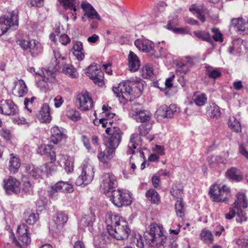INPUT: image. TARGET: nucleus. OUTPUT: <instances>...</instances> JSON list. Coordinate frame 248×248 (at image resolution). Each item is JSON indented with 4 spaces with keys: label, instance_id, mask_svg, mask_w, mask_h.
<instances>
[{
    "label": "nucleus",
    "instance_id": "f257e3e1",
    "mask_svg": "<svg viewBox=\"0 0 248 248\" xmlns=\"http://www.w3.org/2000/svg\"><path fill=\"white\" fill-rule=\"evenodd\" d=\"M54 58L51 61V65L48 69L43 70L40 69L35 71L34 68L32 67V71L35 73L36 76V84L43 92H46L48 89L49 82L52 83L55 80V72L59 70L62 65L63 66L62 72L72 78L76 76V71L73 66L70 64H64L63 60L64 57L62 56L58 49L53 50Z\"/></svg>",
    "mask_w": 248,
    "mask_h": 248
},
{
    "label": "nucleus",
    "instance_id": "f03ea898",
    "mask_svg": "<svg viewBox=\"0 0 248 248\" xmlns=\"http://www.w3.org/2000/svg\"><path fill=\"white\" fill-rule=\"evenodd\" d=\"M107 230L111 237L117 240L126 239L131 231L126 221L122 217L116 215H108L106 218Z\"/></svg>",
    "mask_w": 248,
    "mask_h": 248
},
{
    "label": "nucleus",
    "instance_id": "7ed1b4c3",
    "mask_svg": "<svg viewBox=\"0 0 248 248\" xmlns=\"http://www.w3.org/2000/svg\"><path fill=\"white\" fill-rule=\"evenodd\" d=\"M143 80H127L120 83L117 87H113V91L117 97L131 101L132 98L139 97L141 94L143 88Z\"/></svg>",
    "mask_w": 248,
    "mask_h": 248
},
{
    "label": "nucleus",
    "instance_id": "20e7f679",
    "mask_svg": "<svg viewBox=\"0 0 248 248\" xmlns=\"http://www.w3.org/2000/svg\"><path fill=\"white\" fill-rule=\"evenodd\" d=\"M149 230L144 236L146 243L151 247H159L165 243L167 237L164 234L162 225L152 223Z\"/></svg>",
    "mask_w": 248,
    "mask_h": 248
},
{
    "label": "nucleus",
    "instance_id": "39448f33",
    "mask_svg": "<svg viewBox=\"0 0 248 248\" xmlns=\"http://www.w3.org/2000/svg\"><path fill=\"white\" fill-rule=\"evenodd\" d=\"M31 213L30 210L26 211L23 215V218L25 223L23 222L21 225L18 226L17 229L16 233L18 239L26 245H29L31 242L30 227L28 225H30L31 224Z\"/></svg>",
    "mask_w": 248,
    "mask_h": 248
},
{
    "label": "nucleus",
    "instance_id": "423d86ee",
    "mask_svg": "<svg viewBox=\"0 0 248 248\" xmlns=\"http://www.w3.org/2000/svg\"><path fill=\"white\" fill-rule=\"evenodd\" d=\"M81 174L76 180V184L78 186H85L90 184L94 177V168L90 164L84 162L81 167Z\"/></svg>",
    "mask_w": 248,
    "mask_h": 248
},
{
    "label": "nucleus",
    "instance_id": "0eeeda50",
    "mask_svg": "<svg viewBox=\"0 0 248 248\" xmlns=\"http://www.w3.org/2000/svg\"><path fill=\"white\" fill-rule=\"evenodd\" d=\"M109 197L112 203L118 207L129 205L132 202L130 193L119 189L112 191Z\"/></svg>",
    "mask_w": 248,
    "mask_h": 248
},
{
    "label": "nucleus",
    "instance_id": "6e6552de",
    "mask_svg": "<svg viewBox=\"0 0 248 248\" xmlns=\"http://www.w3.org/2000/svg\"><path fill=\"white\" fill-rule=\"evenodd\" d=\"M105 131L108 134L107 147L115 151L121 141L122 132L118 127H108Z\"/></svg>",
    "mask_w": 248,
    "mask_h": 248
},
{
    "label": "nucleus",
    "instance_id": "1a4fd4ad",
    "mask_svg": "<svg viewBox=\"0 0 248 248\" xmlns=\"http://www.w3.org/2000/svg\"><path fill=\"white\" fill-rule=\"evenodd\" d=\"M100 187L103 192L107 196H109L111 192L115 190L117 186V181L115 176L112 173L104 174L101 178Z\"/></svg>",
    "mask_w": 248,
    "mask_h": 248
},
{
    "label": "nucleus",
    "instance_id": "9d476101",
    "mask_svg": "<svg viewBox=\"0 0 248 248\" xmlns=\"http://www.w3.org/2000/svg\"><path fill=\"white\" fill-rule=\"evenodd\" d=\"M135 46L139 50L144 52H150L152 58H158L160 53L154 50L155 44L151 41L146 39H139L134 42Z\"/></svg>",
    "mask_w": 248,
    "mask_h": 248
},
{
    "label": "nucleus",
    "instance_id": "9b49d317",
    "mask_svg": "<svg viewBox=\"0 0 248 248\" xmlns=\"http://www.w3.org/2000/svg\"><path fill=\"white\" fill-rule=\"evenodd\" d=\"M0 24L5 26V31L10 28L16 30L18 26V11H13L0 17Z\"/></svg>",
    "mask_w": 248,
    "mask_h": 248
},
{
    "label": "nucleus",
    "instance_id": "f8f14e48",
    "mask_svg": "<svg viewBox=\"0 0 248 248\" xmlns=\"http://www.w3.org/2000/svg\"><path fill=\"white\" fill-rule=\"evenodd\" d=\"M86 74L94 83L99 86L104 84V74L95 64L90 65L86 70Z\"/></svg>",
    "mask_w": 248,
    "mask_h": 248
},
{
    "label": "nucleus",
    "instance_id": "ddd939ff",
    "mask_svg": "<svg viewBox=\"0 0 248 248\" xmlns=\"http://www.w3.org/2000/svg\"><path fill=\"white\" fill-rule=\"evenodd\" d=\"M68 219L67 216L62 212L56 213L53 217V221L50 224L49 229L56 233L61 232Z\"/></svg>",
    "mask_w": 248,
    "mask_h": 248
},
{
    "label": "nucleus",
    "instance_id": "4468645a",
    "mask_svg": "<svg viewBox=\"0 0 248 248\" xmlns=\"http://www.w3.org/2000/svg\"><path fill=\"white\" fill-rule=\"evenodd\" d=\"M17 107L11 100L0 101V113L5 115H14L18 113Z\"/></svg>",
    "mask_w": 248,
    "mask_h": 248
},
{
    "label": "nucleus",
    "instance_id": "2eb2a0df",
    "mask_svg": "<svg viewBox=\"0 0 248 248\" xmlns=\"http://www.w3.org/2000/svg\"><path fill=\"white\" fill-rule=\"evenodd\" d=\"M79 104V108L82 110H87L93 107V101L89 93L82 92L77 97Z\"/></svg>",
    "mask_w": 248,
    "mask_h": 248
},
{
    "label": "nucleus",
    "instance_id": "dca6fc26",
    "mask_svg": "<svg viewBox=\"0 0 248 248\" xmlns=\"http://www.w3.org/2000/svg\"><path fill=\"white\" fill-rule=\"evenodd\" d=\"M20 183L16 179L10 176L7 180L4 181V188L7 194H17L20 191Z\"/></svg>",
    "mask_w": 248,
    "mask_h": 248
},
{
    "label": "nucleus",
    "instance_id": "f3484780",
    "mask_svg": "<svg viewBox=\"0 0 248 248\" xmlns=\"http://www.w3.org/2000/svg\"><path fill=\"white\" fill-rule=\"evenodd\" d=\"M231 27L240 33L248 34V18H233L231 21Z\"/></svg>",
    "mask_w": 248,
    "mask_h": 248
},
{
    "label": "nucleus",
    "instance_id": "a211bd4d",
    "mask_svg": "<svg viewBox=\"0 0 248 248\" xmlns=\"http://www.w3.org/2000/svg\"><path fill=\"white\" fill-rule=\"evenodd\" d=\"M189 11L197 15V18L202 22L206 20L205 15L210 16V11L203 4H193L189 7Z\"/></svg>",
    "mask_w": 248,
    "mask_h": 248
},
{
    "label": "nucleus",
    "instance_id": "6ab92c4d",
    "mask_svg": "<svg viewBox=\"0 0 248 248\" xmlns=\"http://www.w3.org/2000/svg\"><path fill=\"white\" fill-rule=\"evenodd\" d=\"M37 118L39 121L42 123H48L51 120V116L50 113V108L49 105L44 104L39 113L37 114Z\"/></svg>",
    "mask_w": 248,
    "mask_h": 248
},
{
    "label": "nucleus",
    "instance_id": "aec40b11",
    "mask_svg": "<svg viewBox=\"0 0 248 248\" xmlns=\"http://www.w3.org/2000/svg\"><path fill=\"white\" fill-rule=\"evenodd\" d=\"M58 162L61 166H63L67 172L69 173L73 171L74 159L73 157L68 155H61Z\"/></svg>",
    "mask_w": 248,
    "mask_h": 248
},
{
    "label": "nucleus",
    "instance_id": "412c9836",
    "mask_svg": "<svg viewBox=\"0 0 248 248\" xmlns=\"http://www.w3.org/2000/svg\"><path fill=\"white\" fill-rule=\"evenodd\" d=\"M27 88L23 80H17L15 82L13 93L19 97H22L27 93Z\"/></svg>",
    "mask_w": 248,
    "mask_h": 248
},
{
    "label": "nucleus",
    "instance_id": "4be33fe9",
    "mask_svg": "<svg viewBox=\"0 0 248 248\" xmlns=\"http://www.w3.org/2000/svg\"><path fill=\"white\" fill-rule=\"evenodd\" d=\"M82 8L84 12V16L88 18L100 20V17L93 7L89 3H82Z\"/></svg>",
    "mask_w": 248,
    "mask_h": 248
},
{
    "label": "nucleus",
    "instance_id": "5701e85b",
    "mask_svg": "<svg viewBox=\"0 0 248 248\" xmlns=\"http://www.w3.org/2000/svg\"><path fill=\"white\" fill-rule=\"evenodd\" d=\"M37 153L41 155H46L51 160L55 161L56 154L53 150V146L50 144L42 145L37 149Z\"/></svg>",
    "mask_w": 248,
    "mask_h": 248
},
{
    "label": "nucleus",
    "instance_id": "b1692460",
    "mask_svg": "<svg viewBox=\"0 0 248 248\" xmlns=\"http://www.w3.org/2000/svg\"><path fill=\"white\" fill-rule=\"evenodd\" d=\"M128 67L130 71L136 72L140 68V61L137 55L130 51L128 56Z\"/></svg>",
    "mask_w": 248,
    "mask_h": 248
},
{
    "label": "nucleus",
    "instance_id": "393cba45",
    "mask_svg": "<svg viewBox=\"0 0 248 248\" xmlns=\"http://www.w3.org/2000/svg\"><path fill=\"white\" fill-rule=\"evenodd\" d=\"M226 177L230 180L239 182L243 178V175L241 171L235 167H232L226 172Z\"/></svg>",
    "mask_w": 248,
    "mask_h": 248
},
{
    "label": "nucleus",
    "instance_id": "a878e982",
    "mask_svg": "<svg viewBox=\"0 0 248 248\" xmlns=\"http://www.w3.org/2000/svg\"><path fill=\"white\" fill-rule=\"evenodd\" d=\"M51 142L54 144L58 143L63 139L65 138V135L58 126H54L51 129Z\"/></svg>",
    "mask_w": 248,
    "mask_h": 248
},
{
    "label": "nucleus",
    "instance_id": "bb28decb",
    "mask_svg": "<svg viewBox=\"0 0 248 248\" xmlns=\"http://www.w3.org/2000/svg\"><path fill=\"white\" fill-rule=\"evenodd\" d=\"M98 152L97 157L99 160L103 163H106L113 157L115 151L107 147L103 152L100 150Z\"/></svg>",
    "mask_w": 248,
    "mask_h": 248
},
{
    "label": "nucleus",
    "instance_id": "cd10ccee",
    "mask_svg": "<svg viewBox=\"0 0 248 248\" xmlns=\"http://www.w3.org/2000/svg\"><path fill=\"white\" fill-rule=\"evenodd\" d=\"M179 112V108L175 104H171L169 107L165 106L162 108L161 115L166 118H171Z\"/></svg>",
    "mask_w": 248,
    "mask_h": 248
},
{
    "label": "nucleus",
    "instance_id": "c85d7f7f",
    "mask_svg": "<svg viewBox=\"0 0 248 248\" xmlns=\"http://www.w3.org/2000/svg\"><path fill=\"white\" fill-rule=\"evenodd\" d=\"M145 196L151 203L158 204L160 202V198L157 191L151 188L146 192Z\"/></svg>",
    "mask_w": 248,
    "mask_h": 248
},
{
    "label": "nucleus",
    "instance_id": "c756f323",
    "mask_svg": "<svg viewBox=\"0 0 248 248\" xmlns=\"http://www.w3.org/2000/svg\"><path fill=\"white\" fill-rule=\"evenodd\" d=\"M233 207L245 208L248 206V200L244 193H239L236 195V200L233 203Z\"/></svg>",
    "mask_w": 248,
    "mask_h": 248
},
{
    "label": "nucleus",
    "instance_id": "7c9ffc66",
    "mask_svg": "<svg viewBox=\"0 0 248 248\" xmlns=\"http://www.w3.org/2000/svg\"><path fill=\"white\" fill-rule=\"evenodd\" d=\"M21 163L19 159L14 156L13 154H11V157L9 162V170L11 172L15 173L17 172Z\"/></svg>",
    "mask_w": 248,
    "mask_h": 248
},
{
    "label": "nucleus",
    "instance_id": "2f4dec72",
    "mask_svg": "<svg viewBox=\"0 0 248 248\" xmlns=\"http://www.w3.org/2000/svg\"><path fill=\"white\" fill-rule=\"evenodd\" d=\"M170 193L174 198L182 201L184 194L183 186L181 184L173 185Z\"/></svg>",
    "mask_w": 248,
    "mask_h": 248
},
{
    "label": "nucleus",
    "instance_id": "473e14b6",
    "mask_svg": "<svg viewBox=\"0 0 248 248\" xmlns=\"http://www.w3.org/2000/svg\"><path fill=\"white\" fill-rule=\"evenodd\" d=\"M64 9L73 10L74 12L77 11V6L78 5V0H59Z\"/></svg>",
    "mask_w": 248,
    "mask_h": 248
},
{
    "label": "nucleus",
    "instance_id": "72a5a7b5",
    "mask_svg": "<svg viewBox=\"0 0 248 248\" xmlns=\"http://www.w3.org/2000/svg\"><path fill=\"white\" fill-rule=\"evenodd\" d=\"M219 194V197L221 198L220 202H226L227 199L230 196V188L226 186H223L219 187V189L216 188V190Z\"/></svg>",
    "mask_w": 248,
    "mask_h": 248
},
{
    "label": "nucleus",
    "instance_id": "f704fd0d",
    "mask_svg": "<svg viewBox=\"0 0 248 248\" xmlns=\"http://www.w3.org/2000/svg\"><path fill=\"white\" fill-rule=\"evenodd\" d=\"M30 167H27L26 170H27L26 173L27 174H24L22 176V181L23 182V190L25 192H30L31 187V184L30 183V172H28L30 170Z\"/></svg>",
    "mask_w": 248,
    "mask_h": 248
},
{
    "label": "nucleus",
    "instance_id": "c9c22d12",
    "mask_svg": "<svg viewBox=\"0 0 248 248\" xmlns=\"http://www.w3.org/2000/svg\"><path fill=\"white\" fill-rule=\"evenodd\" d=\"M194 35L198 38L210 43L212 44L213 43L212 36L208 32L204 31H194Z\"/></svg>",
    "mask_w": 248,
    "mask_h": 248
},
{
    "label": "nucleus",
    "instance_id": "e433bc0d",
    "mask_svg": "<svg viewBox=\"0 0 248 248\" xmlns=\"http://www.w3.org/2000/svg\"><path fill=\"white\" fill-rule=\"evenodd\" d=\"M208 161L209 165L212 168H216L218 164H224L226 162V159L220 155L209 157L208 158Z\"/></svg>",
    "mask_w": 248,
    "mask_h": 248
},
{
    "label": "nucleus",
    "instance_id": "4c0bfd02",
    "mask_svg": "<svg viewBox=\"0 0 248 248\" xmlns=\"http://www.w3.org/2000/svg\"><path fill=\"white\" fill-rule=\"evenodd\" d=\"M207 112L210 117L213 118H217L221 115L219 107L215 104H212L208 107Z\"/></svg>",
    "mask_w": 248,
    "mask_h": 248
},
{
    "label": "nucleus",
    "instance_id": "58836bf2",
    "mask_svg": "<svg viewBox=\"0 0 248 248\" xmlns=\"http://www.w3.org/2000/svg\"><path fill=\"white\" fill-rule=\"evenodd\" d=\"M139 139V136L137 133H134L131 135L130 139V141L128 145L129 148L127 153L129 154H133L135 152L134 149H136V142Z\"/></svg>",
    "mask_w": 248,
    "mask_h": 248
},
{
    "label": "nucleus",
    "instance_id": "ea45409f",
    "mask_svg": "<svg viewBox=\"0 0 248 248\" xmlns=\"http://www.w3.org/2000/svg\"><path fill=\"white\" fill-rule=\"evenodd\" d=\"M229 126L234 132H239L241 131V127L240 122L236 120L234 116L230 117Z\"/></svg>",
    "mask_w": 248,
    "mask_h": 248
},
{
    "label": "nucleus",
    "instance_id": "a19ab883",
    "mask_svg": "<svg viewBox=\"0 0 248 248\" xmlns=\"http://www.w3.org/2000/svg\"><path fill=\"white\" fill-rule=\"evenodd\" d=\"M95 219V216L93 212H91L89 215H85V217L81 219L80 223L82 224L84 226H92Z\"/></svg>",
    "mask_w": 248,
    "mask_h": 248
},
{
    "label": "nucleus",
    "instance_id": "79ce46f5",
    "mask_svg": "<svg viewBox=\"0 0 248 248\" xmlns=\"http://www.w3.org/2000/svg\"><path fill=\"white\" fill-rule=\"evenodd\" d=\"M53 160L48 162L43 165V168L44 169L45 173L47 174H53L56 172L57 170V166L54 164Z\"/></svg>",
    "mask_w": 248,
    "mask_h": 248
},
{
    "label": "nucleus",
    "instance_id": "37998d69",
    "mask_svg": "<svg viewBox=\"0 0 248 248\" xmlns=\"http://www.w3.org/2000/svg\"><path fill=\"white\" fill-rule=\"evenodd\" d=\"M33 46L32 47V57H36L41 54L43 51V47L41 44L37 40H34Z\"/></svg>",
    "mask_w": 248,
    "mask_h": 248
},
{
    "label": "nucleus",
    "instance_id": "c03bdc74",
    "mask_svg": "<svg viewBox=\"0 0 248 248\" xmlns=\"http://www.w3.org/2000/svg\"><path fill=\"white\" fill-rule=\"evenodd\" d=\"M216 188L219 189V186L217 185L212 186L210 188L209 194L214 202H219L221 198L219 197L218 192L215 190Z\"/></svg>",
    "mask_w": 248,
    "mask_h": 248
},
{
    "label": "nucleus",
    "instance_id": "a18cd8bd",
    "mask_svg": "<svg viewBox=\"0 0 248 248\" xmlns=\"http://www.w3.org/2000/svg\"><path fill=\"white\" fill-rule=\"evenodd\" d=\"M206 71L207 75L211 78L216 79L221 75V73L219 70L211 67H207Z\"/></svg>",
    "mask_w": 248,
    "mask_h": 248
},
{
    "label": "nucleus",
    "instance_id": "49530a36",
    "mask_svg": "<svg viewBox=\"0 0 248 248\" xmlns=\"http://www.w3.org/2000/svg\"><path fill=\"white\" fill-rule=\"evenodd\" d=\"M133 119L137 122L144 123L149 120L150 116L148 113L142 110L136 117H134Z\"/></svg>",
    "mask_w": 248,
    "mask_h": 248
},
{
    "label": "nucleus",
    "instance_id": "de8ad7c7",
    "mask_svg": "<svg viewBox=\"0 0 248 248\" xmlns=\"http://www.w3.org/2000/svg\"><path fill=\"white\" fill-rule=\"evenodd\" d=\"M152 128L151 124H142L138 127L139 135L141 136H145L149 132Z\"/></svg>",
    "mask_w": 248,
    "mask_h": 248
},
{
    "label": "nucleus",
    "instance_id": "09e8293b",
    "mask_svg": "<svg viewBox=\"0 0 248 248\" xmlns=\"http://www.w3.org/2000/svg\"><path fill=\"white\" fill-rule=\"evenodd\" d=\"M141 108V105L140 103H135L133 104L129 110V115L134 118L142 110Z\"/></svg>",
    "mask_w": 248,
    "mask_h": 248
},
{
    "label": "nucleus",
    "instance_id": "8fccbe9b",
    "mask_svg": "<svg viewBox=\"0 0 248 248\" xmlns=\"http://www.w3.org/2000/svg\"><path fill=\"white\" fill-rule=\"evenodd\" d=\"M66 116L74 121H78L80 118V114L78 110L69 109L66 111Z\"/></svg>",
    "mask_w": 248,
    "mask_h": 248
},
{
    "label": "nucleus",
    "instance_id": "3c124183",
    "mask_svg": "<svg viewBox=\"0 0 248 248\" xmlns=\"http://www.w3.org/2000/svg\"><path fill=\"white\" fill-rule=\"evenodd\" d=\"M176 213L177 216L182 217L184 216V203L181 200H177L175 204Z\"/></svg>",
    "mask_w": 248,
    "mask_h": 248
},
{
    "label": "nucleus",
    "instance_id": "603ef678",
    "mask_svg": "<svg viewBox=\"0 0 248 248\" xmlns=\"http://www.w3.org/2000/svg\"><path fill=\"white\" fill-rule=\"evenodd\" d=\"M194 102L198 106H202L205 104L207 101L206 95L202 93L195 96V98L193 99Z\"/></svg>",
    "mask_w": 248,
    "mask_h": 248
},
{
    "label": "nucleus",
    "instance_id": "864d4df0",
    "mask_svg": "<svg viewBox=\"0 0 248 248\" xmlns=\"http://www.w3.org/2000/svg\"><path fill=\"white\" fill-rule=\"evenodd\" d=\"M45 173L44 169L43 168V165L40 167H33L32 170V177L35 179L42 178L43 174Z\"/></svg>",
    "mask_w": 248,
    "mask_h": 248
},
{
    "label": "nucleus",
    "instance_id": "5fc2aeb1",
    "mask_svg": "<svg viewBox=\"0 0 248 248\" xmlns=\"http://www.w3.org/2000/svg\"><path fill=\"white\" fill-rule=\"evenodd\" d=\"M202 239L205 243H211L213 241V238L212 233L207 230H202L201 233Z\"/></svg>",
    "mask_w": 248,
    "mask_h": 248
},
{
    "label": "nucleus",
    "instance_id": "6e6d98bb",
    "mask_svg": "<svg viewBox=\"0 0 248 248\" xmlns=\"http://www.w3.org/2000/svg\"><path fill=\"white\" fill-rule=\"evenodd\" d=\"M172 22L171 21H169L167 24V28L169 30H172L174 32L176 33H181V34H186L189 32V31L186 28H173L172 26Z\"/></svg>",
    "mask_w": 248,
    "mask_h": 248
},
{
    "label": "nucleus",
    "instance_id": "4d7b16f0",
    "mask_svg": "<svg viewBox=\"0 0 248 248\" xmlns=\"http://www.w3.org/2000/svg\"><path fill=\"white\" fill-rule=\"evenodd\" d=\"M233 248H247V241L245 239H238L233 241Z\"/></svg>",
    "mask_w": 248,
    "mask_h": 248
},
{
    "label": "nucleus",
    "instance_id": "13d9d810",
    "mask_svg": "<svg viewBox=\"0 0 248 248\" xmlns=\"http://www.w3.org/2000/svg\"><path fill=\"white\" fill-rule=\"evenodd\" d=\"M236 210V220L239 222H242L247 220L245 212L242 210V208H237Z\"/></svg>",
    "mask_w": 248,
    "mask_h": 248
},
{
    "label": "nucleus",
    "instance_id": "bf43d9fd",
    "mask_svg": "<svg viewBox=\"0 0 248 248\" xmlns=\"http://www.w3.org/2000/svg\"><path fill=\"white\" fill-rule=\"evenodd\" d=\"M153 75L152 67L149 65H145L142 68V76L145 78H151Z\"/></svg>",
    "mask_w": 248,
    "mask_h": 248
},
{
    "label": "nucleus",
    "instance_id": "052dcab7",
    "mask_svg": "<svg viewBox=\"0 0 248 248\" xmlns=\"http://www.w3.org/2000/svg\"><path fill=\"white\" fill-rule=\"evenodd\" d=\"M211 31L213 33V35L212 38L216 41L220 42H223L222 34L220 32L219 30L217 28H212Z\"/></svg>",
    "mask_w": 248,
    "mask_h": 248
},
{
    "label": "nucleus",
    "instance_id": "680f3d73",
    "mask_svg": "<svg viewBox=\"0 0 248 248\" xmlns=\"http://www.w3.org/2000/svg\"><path fill=\"white\" fill-rule=\"evenodd\" d=\"M17 44L24 49H29L31 51V44L30 41H26L25 40H19L17 41Z\"/></svg>",
    "mask_w": 248,
    "mask_h": 248
},
{
    "label": "nucleus",
    "instance_id": "e2e57ef3",
    "mask_svg": "<svg viewBox=\"0 0 248 248\" xmlns=\"http://www.w3.org/2000/svg\"><path fill=\"white\" fill-rule=\"evenodd\" d=\"M104 242L102 241L101 236H95L93 239V245L94 248H102Z\"/></svg>",
    "mask_w": 248,
    "mask_h": 248
},
{
    "label": "nucleus",
    "instance_id": "0e129e2a",
    "mask_svg": "<svg viewBox=\"0 0 248 248\" xmlns=\"http://www.w3.org/2000/svg\"><path fill=\"white\" fill-rule=\"evenodd\" d=\"M73 191V185L68 182L63 181L62 192L71 193Z\"/></svg>",
    "mask_w": 248,
    "mask_h": 248
},
{
    "label": "nucleus",
    "instance_id": "69168bd1",
    "mask_svg": "<svg viewBox=\"0 0 248 248\" xmlns=\"http://www.w3.org/2000/svg\"><path fill=\"white\" fill-rule=\"evenodd\" d=\"M83 50L82 43L80 41H74L72 47L73 51H82Z\"/></svg>",
    "mask_w": 248,
    "mask_h": 248
},
{
    "label": "nucleus",
    "instance_id": "338daca9",
    "mask_svg": "<svg viewBox=\"0 0 248 248\" xmlns=\"http://www.w3.org/2000/svg\"><path fill=\"white\" fill-rule=\"evenodd\" d=\"M59 41L63 45H66L70 41L68 36L65 34H62L59 36Z\"/></svg>",
    "mask_w": 248,
    "mask_h": 248
},
{
    "label": "nucleus",
    "instance_id": "774afa93",
    "mask_svg": "<svg viewBox=\"0 0 248 248\" xmlns=\"http://www.w3.org/2000/svg\"><path fill=\"white\" fill-rule=\"evenodd\" d=\"M239 152L244 157L248 159V151L244 144H240L239 146Z\"/></svg>",
    "mask_w": 248,
    "mask_h": 248
}]
</instances>
